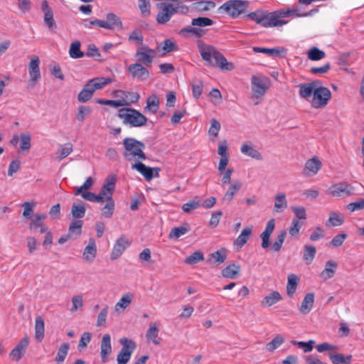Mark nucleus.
I'll list each match as a JSON object with an SVG mask.
<instances>
[{
    "instance_id": "f257e3e1",
    "label": "nucleus",
    "mask_w": 364,
    "mask_h": 364,
    "mask_svg": "<svg viewBox=\"0 0 364 364\" xmlns=\"http://www.w3.org/2000/svg\"><path fill=\"white\" fill-rule=\"evenodd\" d=\"M198 49L205 64L210 67H218L221 70H232L234 65L228 62L226 58L213 46L198 45Z\"/></svg>"
},
{
    "instance_id": "f03ea898",
    "label": "nucleus",
    "mask_w": 364,
    "mask_h": 364,
    "mask_svg": "<svg viewBox=\"0 0 364 364\" xmlns=\"http://www.w3.org/2000/svg\"><path fill=\"white\" fill-rule=\"evenodd\" d=\"M123 145L125 150L123 156L127 160L131 161L134 159L145 160L146 159L144 152L145 144L143 142L134 138L127 137L123 140Z\"/></svg>"
},
{
    "instance_id": "7ed1b4c3",
    "label": "nucleus",
    "mask_w": 364,
    "mask_h": 364,
    "mask_svg": "<svg viewBox=\"0 0 364 364\" xmlns=\"http://www.w3.org/2000/svg\"><path fill=\"white\" fill-rule=\"evenodd\" d=\"M110 82L111 80L105 77H96L90 80L78 94L77 100L82 103L87 102L92 97L96 90L103 88Z\"/></svg>"
},
{
    "instance_id": "20e7f679",
    "label": "nucleus",
    "mask_w": 364,
    "mask_h": 364,
    "mask_svg": "<svg viewBox=\"0 0 364 364\" xmlns=\"http://www.w3.org/2000/svg\"><path fill=\"white\" fill-rule=\"evenodd\" d=\"M117 116L122 119L124 124H129L134 127H142L147 122V118L143 114L133 108H121Z\"/></svg>"
},
{
    "instance_id": "39448f33",
    "label": "nucleus",
    "mask_w": 364,
    "mask_h": 364,
    "mask_svg": "<svg viewBox=\"0 0 364 364\" xmlns=\"http://www.w3.org/2000/svg\"><path fill=\"white\" fill-rule=\"evenodd\" d=\"M214 21L208 17H198L193 18L191 21V26H187L180 30L179 34L186 36L190 33L192 36L201 38L206 33V30L203 27L213 25Z\"/></svg>"
},
{
    "instance_id": "423d86ee",
    "label": "nucleus",
    "mask_w": 364,
    "mask_h": 364,
    "mask_svg": "<svg viewBox=\"0 0 364 364\" xmlns=\"http://www.w3.org/2000/svg\"><path fill=\"white\" fill-rule=\"evenodd\" d=\"M250 2L245 0H229L222 4L218 11H223L233 18H237L240 14L247 11Z\"/></svg>"
},
{
    "instance_id": "0eeeda50",
    "label": "nucleus",
    "mask_w": 364,
    "mask_h": 364,
    "mask_svg": "<svg viewBox=\"0 0 364 364\" xmlns=\"http://www.w3.org/2000/svg\"><path fill=\"white\" fill-rule=\"evenodd\" d=\"M331 98V92L328 87L321 86L316 87L314 92L311 106L316 109L324 107Z\"/></svg>"
},
{
    "instance_id": "6e6552de",
    "label": "nucleus",
    "mask_w": 364,
    "mask_h": 364,
    "mask_svg": "<svg viewBox=\"0 0 364 364\" xmlns=\"http://www.w3.org/2000/svg\"><path fill=\"white\" fill-rule=\"evenodd\" d=\"M252 98H261L270 87V80L268 77L252 75L251 78Z\"/></svg>"
},
{
    "instance_id": "1a4fd4ad",
    "label": "nucleus",
    "mask_w": 364,
    "mask_h": 364,
    "mask_svg": "<svg viewBox=\"0 0 364 364\" xmlns=\"http://www.w3.org/2000/svg\"><path fill=\"white\" fill-rule=\"evenodd\" d=\"M156 7L159 9V12L156 15V21L159 25L166 24L176 14L174 5L170 3H159L156 4Z\"/></svg>"
},
{
    "instance_id": "9d476101",
    "label": "nucleus",
    "mask_w": 364,
    "mask_h": 364,
    "mask_svg": "<svg viewBox=\"0 0 364 364\" xmlns=\"http://www.w3.org/2000/svg\"><path fill=\"white\" fill-rule=\"evenodd\" d=\"M127 71L132 79L140 82L147 80L150 76L148 69L139 63L129 65L127 68Z\"/></svg>"
},
{
    "instance_id": "9b49d317",
    "label": "nucleus",
    "mask_w": 364,
    "mask_h": 364,
    "mask_svg": "<svg viewBox=\"0 0 364 364\" xmlns=\"http://www.w3.org/2000/svg\"><path fill=\"white\" fill-rule=\"evenodd\" d=\"M156 55V51L147 46H142L135 53V56L137 58V63H144L147 66L151 65Z\"/></svg>"
},
{
    "instance_id": "f8f14e48",
    "label": "nucleus",
    "mask_w": 364,
    "mask_h": 364,
    "mask_svg": "<svg viewBox=\"0 0 364 364\" xmlns=\"http://www.w3.org/2000/svg\"><path fill=\"white\" fill-rule=\"evenodd\" d=\"M28 344L29 338L26 335L9 353L10 359L16 362L19 361L26 353Z\"/></svg>"
},
{
    "instance_id": "ddd939ff",
    "label": "nucleus",
    "mask_w": 364,
    "mask_h": 364,
    "mask_svg": "<svg viewBox=\"0 0 364 364\" xmlns=\"http://www.w3.org/2000/svg\"><path fill=\"white\" fill-rule=\"evenodd\" d=\"M353 188L346 182L338 183L332 186L328 190L331 196L345 197L353 193Z\"/></svg>"
},
{
    "instance_id": "4468645a",
    "label": "nucleus",
    "mask_w": 364,
    "mask_h": 364,
    "mask_svg": "<svg viewBox=\"0 0 364 364\" xmlns=\"http://www.w3.org/2000/svg\"><path fill=\"white\" fill-rule=\"evenodd\" d=\"M258 24L264 26V27H273V26H279L284 25L287 23L286 21L277 19V16L274 14V11L272 13H269L264 11L262 18H260Z\"/></svg>"
},
{
    "instance_id": "2eb2a0df",
    "label": "nucleus",
    "mask_w": 364,
    "mask_h": 364,
    "mask_svg": "<svg viewBox=\"0 0 364 364\" xmlns=\"http://www.w3.org/2000/svg\"><path fill=\"white\" fill-rule=\"evenodd\" d=\"M131 245V242L124 236L120 237L117 240L114 245L112 253L111 259L112 260L119 258L124 251Z\"/></svg>"
},
{
    "instance_id": "dca6fc26",
    "label": "nucleus",
    "mask_w": 364,
    "mask_h": 364,
    "mask_svg": "<svg viewBox=\"0 0 364 364\" xmlns=\"http://www.w3.org/2000/svg\"><path fill=\"white\" fill-rule=\"evenodd\" d=\"M111 336L109 334H105L100 342V356L103 363L109 360V355L112 353Z\"/></svg>"
},
{
    "instance_id": "f3484780",
    "label": "nucleus",
    "mask_w": 364,
    "mask_h": 364,
    "mask_svg": "<svg viewBox=\"0 0 364 364\" xmlns=\"http://www.w3.org/2000/svg\"><path fill=\"white\" fill-rule=\"evenodd\" d=\"M132 168L139 171L147 181H150L154 176H159L158 171L159 168H152L140 161L133 164Z\"/></svg>"
},
{
    "instance_id": "a211bd4d",
    "label": "nucleus",
    "mask_w": 364,
    "mask_h": 364,
    "mask_svg": "<svg viewBox=\"0 0 364 364\" xmlns=\"http://www.w3.org/2000/svg\"><path fill=\"white\" fill-rule=\"evenodd\" d=\"M41 10L44 13L43 20L46 26L49 29L56 28V23L53 18V11L48 6L47 0L43 1L41 4Z\"/></svg>"
},
{
    "instance_id": "6ab92c4d",
    "label": "nucleus",
    "mask_w": 364,
    "mask_h": 364,
    "mask_svg": "<svg viewBox=\"0 0 364 364\" xmlns=\"http://www.w3.org/2000/svg\"><path fill=\"white\" fill-rule=\"evenodd\" d=\"M321 84V81L314 80L309 83H303L299 85V95L301 98L308 100L314 95L316 87Z\"/></svg>"
},
{
    "instance_id": "aec40b11",
    "label": "nucleus",
    "mask_w": 364,
    "mask_h": 364,
    "mask_svg": "<svg viewBox=\"0 0 364 364\" xmlns=\"http://www.w3.org/2000/svg\"><path fill=\"white\" fill-rule=\"evenodd\" d=\"M39 64L40 60L38 57L35 56L31 59L28 65V73L31 77L30 81L33 84V86H34L37 81L41 78Z\"/></svg>"
},
{
    "instance_id": "412c9836",
    "label": "nucleus",
    "mask_w": 364,
    "mask_h": 364,
    "mask_svg": "<svg viewBox=\"0 0 364 364\" xmlns=\"http://www.w3.org/2000/svg\"><path fill=\"white\" fill-rule=\"evenodd\" d=\"M275 228V220H269L265 227L264 230L260 235L262 239L261 246L263 249H267L269 247V240L272 233L273 232Z\"/></svg>"
},
{
    "instance_id": "4be33fe9",
    "label": "nucleus",
    "mask_w": 364,
    "mask_h": 364,
    "mask_svg": "<svg viewBox=\"0 0 364 364\" xmlns=\"http://www.w3.org/2000/svg\"><path fill=\"white\" fill-rule=\"evenodd\" d=\"M321 168V162L318 158L314 157L306 161L303 174L306 176L315 175Z\"/></svg>"
},
{
    "instance_id": "5701e85b",
    "label": "nucleus",
    "mask_w": 364,
    "mask_h": 364,
    "mask_svg": "<svg viewBox=\"0 0 364 364\" xmlns=\"http://www.w3.org/2000/svg\"><path fill=\"white\" fill-rule=\"evenodd\" d=\"M97 255V247L93 238H90L88 245L84 249L82 258L85 261L91 263Z\"/></svg>"
},
{
    "instance_id": "b1692460",
    "label": "nucleus",
    "mask_w": 364,
    "mask_h": 364,
    "mask_svg": "<svg viewBox=\"0 0 364 364\" xmlns=\"http://www.w3.org/2000/svg\"><path fill=\"white\" fill-rule=\"evenodd\" d=\"M226 257V250L225 248H221L220 250L210 254L207 262L219 265L225 261Z\"/></svg>"
},
{
    "instance_id": "393cba45",
    "label": "nucleus",
    "mask_w": 364,
    "mask_h": 364,
    "mask_svg": "<svg viewBox=\"0 0 364 364\" xmlns=\"http://www.w3.org/2000/svg\"><path fill=\"white\" fill-rule=\"evenodd\" d=\"M314 294L312 292L306 294L299 307V311L304 315L309 314L314 306Z\"/></svg>"
},
{
    "instance_id": "a878e982",
    "label": "nucleus",
    "mask_w": 364,
    "mask_h": 364,
    "mask_svg": "<svg viewBox=\"0 0 364 364\" xmlns=\"http://www.w3.org/2000/svg\"><path fill=\"white\" fill-rule=\"evenodd\" d=\"M282 299V295L277 291H274L265 296L261 301V306L263 307H270Z\"/></svg>"
},
{
    "instance_id": "bb28decb",
    "label": "nucleus",
    "mask_w": 364,
    "mask_h": 364,
    "mask_svg": "<svg viewBox=\"0 0 364 364\" xmlns=\"http://www.w3.org/2000/svg\"><path fill=\"white\" fill-rule=\"evenodd\" d=\"M47 215L45 213H36L31 219L29 229L36 232L38 228L44 224Z\"/></svg>"
},
{
    "instance_id": "cd10ccee",
    "label": "nucleus",
    "mask_w": 364,
    "mask_h": 364,
    "mask_svg": "<svg viewBox=\"0 0 364 364\" xmlns=\"http://www.w3.org/2000/svg\"><path fill=\"white\" fill-rule=\"evenodd\" d=\"M240 265L231 264L222 270V275L225 278L235 279L240 276Z\"/></svg>"
},
{
    "instance_id": "c85d7f7f",
    "label": "nucleus",
    "mask_w": 364,
    "mask_h": 364,
    "mask_svg": "<svg viewBox=\"0 0 364 364\" xmlns=\"http://www.w3.org/2000/svg\"><path fill=\"white\" fill-rule=\"evenodd\" d=\"M328 357L333 364H351L352 355H344L342 353H328Z\"/></svg>"
},
{
    "instance_id": "c756f323",
    "label": "nucleus",
    "mask_w": 364,
    "mask_h": 364,
    "mask_svg": "<svg viewBox=\"0 0 364 364\" xmlns=\"http://www.w3.org/2000/svg\"><path fill=\"white\" fill-rule=\"evenodd\" d=\"M159 108V99L156 95H150L146 100V106L144 107V112H149L156 114Z\"/></svg>"
},
{
    "instance_id": "7c9ffc66",
    "label": "nucleus",
    "mask_w": 364,
    "mask_h": 364,
    "mask_svg": "<svg viewBox=\"0 0 364 364\" xmlns=\"http://www.w3.org/2000/svg\"><path fill=\"white\" fill-rule=\"evenodd\" d=\"M252 235V228H245L242 230L240 235L236 238L234 242L235 246L241 248L249 240L250 237Z\"/></svg>"
},
{
    "instance_id": "2f4dec72",
    "label": "nucleus",
    "mask_w": 364,
    "mask_h": 364,
    "mask_svg": "<svg viewBox=\"0 0 364 364\" xmlns=\"http://www.w3.org/2000/svg\"><path fill=\"white\" fill-rule=\"evenodd\" d=\"M253 51L255 53H265L270 56H280L282 54L286 53L287 50L284 48H266L254 47Z\"/></svg>"
},
{
    "instance_id": "473e14b6",
    "label": "nucleus",
    "mask_w": 364,
    "mask_h": 364,
    "mask_svg": "<svg viewBox=\"0 0 364 364\" xmlns=\"http://www.w3.org/2000/svg\"><path fill=\"white\" fill-rule=\"evenodd\" d=\"M119 342L122 346L120 350L122 352L129 353L130 355H132V354L136 348V344L135 341H133L132 339H129L126 337L120 338Z\"/></svg>"
},
{
    "instance_id": "72a5a7b5",
    "label": "nucleus",
    "mask_w": 364,
    "mask_h": 364,
    "mask_svg": "<svg viewBox=\"0 0 364 364\" xmlns=\"http://www.w3.org/2000/svg\"><path fill=\"white\" fill-rule=\"evenodd\" d=\"M132 299V294L127 293L124 294L119 301L115 304L114 310L116 311H124L125 309L131 304Z\"/></svg>"
},
{
    "instance_id": "f704fd0d",
    "label": "nucleus",
    "mask_w": 364,
    "mask_h": 364,
    "mask_svg": "<svg viewBox=\"0 0 364 364\" xmlns=\"http://www.w3.org/2000/svg\"><path fill=\"white\" fill-rule=\"evenodd\" d=\"M86 208L82 200L74 203L71 208V214L75 218H82L85 216Z\"/></svg>"
},
{
    "instance_id": "c9c22d12",
    "label": "nucleus",
    "mask_w": 364,
    "mask_h": 364,
    "mask_svg": "<svg viewBox=\"0 0 364 364\" xmlns=\"http://www.w3.org/2000/svg\"><path fill=\"white\" fill-rule=\"evenodd\" d=\"M241 186V183L238 181L230 185V186L223 196V201L229 203L232 200L235 194L239 191Z\"/></svg>"
},
{
    "instance_id": "e433bc0d",
    "label": "nucleus",
    "mask_w": 364,
    "mask_h": 364,
    "mask_svg": "<svg viewBox=\"0 0 364 364\" xmlns=\"http://www.w3.org/2000/svg\"><path fill=\"white\" fill-rule=\"evenodd\" d=\"M106 204L101 208V215L102 217L106 218H110L114 211V200L112 197L107 198Z\"/></svg>"
},
{
    "instance_id": "4c0bfd02",
    "label": "nucleus",
    "mask_w": 364,
    "mask_h": 364,
    "mask_svg": "<svg viewBox=\"0 0 364 364\" xmlns=\"http://www.w3.org/2000/svg\"><path fill=\"white\" fill-rule=\"evenodd\" d=\"M44 321L41 316H38L35 319V336L41 341L44 338Z\"/></svg>"
},
{
    "instance_id": "58836bf2",
    "label": "nucleus",
    "mask_w": 364,
    "mask_h": 364,
    "mask_svg": "<svg viewBox=\"0 0 364 364\" xmlns=\"http://www.w3.org/2000/svg\"><path fill=\"white\" fill-rule=\"evenodd\" d=\"M105 22L109 26L108 28H105L106 29H114V27H118L119 28H122V23L120 21V18L113 13H109L107 14L106 21Z\"/></svg>"
},
{
    "instance_id": "ea45409f",
    "label": "nucleus",
    "mask_w": 364,
    "mask_h": 364,
    "mask_svg": "<svg viewBox=\"0 0 364 364\" xmlns=\"http://www.w3.org/2000/svg\"><path fill=\"white\" fill-rule=\"evenodd\" d=\"M316 250L313 245H304V250L303 253V260L306 264H310L316 255Z\"/></svg>"
},
{
    "instance_id": "a19ab883",
    "label": "nucleus",
    "mask_w": 364,
    "mask_h": 364,
    "mask_svg": "<svg viewBox=\"0 0 364 364\" xmlns=\"http://www.w3.org/2000/svg\"><path fill=\"white\" fill-rule=\"evenodd\" d=\"M337 263L333 260H328L326 263L324 269L321 272V277L324 279H330L334 276Z\"/></svg>"
},
{
    "instance_id": "79ce46f5",
    "label": "nucleus",
    "mask_w": 364,
    "mask_h": 364,
    "mask_svg": "<svg viewBox=\"0 0 364 364\" xmlns=\"http://www.w3.org/2000/svg\"><path fill=\"white\" fill-rule=\"evenodd\" d=\"M191 230V228L188 224H185L184 225L173 228L171 229L168 237L170 239H178L181 236L186 234L188 232Z\"/></svg>"
},
{
    "instance_id": "37998d69",
    "label": "nucleus",
    "mask_w": 364,
    "mask_h": 364,
    "mask_svg": "<svg viewBox=\"0 0 364 364\" xmlns=\"http://www.w3.org/2000/svg\"><path fill=\"white\" fill-rule=\"evenodd\" d=\"M241 152L243 154L248 156L250 157H252L255 159H257V160L262 159V154L257 150H256L252 146H251L248 144H244L242 145Z\"/></svg>"
},
{
    "instance_id": "c03bdc74",
    "label": "nucleus",
    "mask_w": 364,
    "mask_h": 364,
    "mask_svg": "<svg viewBox=\"0 0 364 364\" xmlns=\"http://www.w3.org/2000/svg\"><path fill=\"white\" fill-rule=\"evenodd\" d=\"M298 282L299 278L296 274H292L288 277L287 293L289 296H292L296 292Z\"/></svg>"
},
{
    "instance_id": "a18cd8bd",
    "label": "nucleus",
    "mask_w": 364,
    "mask_h": 364,
    "mask_svg": "<svg viewBox=\"0 0 364 364\" xmlns=\"http://www.w3.org/2000/svg\"><path fill=\"white\" fill-rule=\"evenodd\" d=\"M80 42L76 41L70 44L69 55L72 58L77 59L85 55L84 52L80 50Z\"/></svg>"
},
{
    "instance_id": "49530a36",
    "label": "nucleus",
    "mask_w": 364,
    "mask_h": 364,
    "mask_svg": "<svg viewBox=\"0 0 364 364\" xmlns=\"http://www.w3.org/2000/svg\"><path fill=\"white\" fill-rule=\"evenodd\" d=\"M194 9L198 12L203 13L215 7V3L213 1H200L193 4Z\"/></svg>"
},
{
    "instance_id": "de8ad7c7",
    "label": "nucleus",
    "mask_w": 364,
    "mask_h": 364,
    "mask_svg": "<svg viewBox=\"0 0 364 364\" xmlns=\"http://www.w3.org/2000/svg\"><path fill=\"white\" fill-rule=\"evenodd\" d=\"M287 207V201L284 193H279L275 197V202L274 206V212L282 211Z\"/></svg>"
},
{
    "instance_id": "09e8293b",
    "label": "nucleus",
    "mask_w": 364,
    "mask_h": 364,
    "mask_svg": "<svg viewBox=\"0 0 364 364\" xmlns=\"http://www.w3.org/2000/svg\"><path fill=\"white\" fill-rule=\"evenodd\" d=\"M116 178L114 176H109L101 189L104 190L108 195V198L112 197L115 188Z\"/></svg>"
},
{
    "instance_id": "8fccbe9b",
    "label": "nucleus",
    "mask_w": 364,
    "mask_h": 364,
    "mask_svg": "<svg viewBox=\"0 0 364 364\" xmlns=\"http://www.w3.org/2000/svg\"><path fill=\"white\" fill-rule=\"evenodd\" d=\"M31 136L28 132L20 135V149L21 151H28L31 146Z\"/></svg>"
},
{
    "instance_id": "3c124183",
    "label": "nucleus",
    "mask_w": 364,
    "mask_h": 364,
    "mask_svg": "<svg viewBox=\"0 0 364 364\" xmlns=\"http://www.w3.org/2000/svg\"><path fill=\"white\" fill-rule=\"evenodd\" d=\"M191 85L193 92V96L194 97V98L198 100L200 97L203 92V82L200 80L196 78L191 81Z\"/></svg>"
},
{
    "instance_id": "603ef678",
    "label": "nucleus",
    "mask_w": 364,
    "mask_h": 364,
    "mask_svg": "<svg viewBox=\"0 0 364 364\" xmlns=\"http://www.w3.org/2000/svg\"><path fill=\"white\" fill-rule=\"evenodd\" d=\"M159 330L156 326V323H151L146 332V338L151 340L155 345H159L160 343V342L156 339L159 335Z\"/></svg>"
},
{
    "instance_id": "864d4df0",
    "label": "nucleus",
    "mask_w": 364,
    "mask_h": 364,
    "mask_svg": "<svg viewBox=\"0 0 364 364\" xmlns=\"http://www.w3.org/2000/svg\"><path fill=\"white\" fill-rule=\"evenodd\" d=\"M325 56V52L318 49L317 47H313L308 51V58L311 60H319L323 59Z\"/></svg>"
},
{
    "instance_id": "5fc2aeb1",
    "label": "nucleus",
    "mask_w": 364,
    "mask_h": 364,
    "mask_svg": "<svg viewBox=\"0 0 364 364\" xmlns=\"http://www.w3.org/2000/svg\"><path fill=\"white\" fill-rule=\"evenodd\" d=\"M284 342V338L281 335H277L270 342H269L266 348L268 351L272 352L279 348Z\"/></svg>"
},
{
    "instance_id": "6e6d98bb",
    "label": "nucleus",
    "mask_w": 364,
    "mask_h": 364,
    "mask_svg": "<svg viewBox=\"0 0 364 364\" xmlns=\"http://www.w3.org/2000/svg\"><path fill=\"white\" fill-rule=\"evenodd\" d=\"M328 223L331 226H340L343 224L344 218L342 214L331 212L328 218Z\"/></svg>"
},
{
    "instance_id": "4d7b16f0",
    "label": "nucleus",
    "mask_w": 364,
    "mask_h": 364,
    "mask_svg": "<svg viewBox=\"0 0 364 364\" xmlns=\"http://www.w3.org/2000/svg\"><path fill=\"white\" fill-rule=\"evenodd\" d=\"M83 223L80 220H73L69 226L68 232L70 235L75 234L80 235L82 233V227Z\"/></svg>"
},
{
    "instance_id": "13d9d810",
    "label": "nucleus",
    "mask_w": 364,
    "mask_h": 364,
    "mask_svg": "<svg viewBox=\"0 0 364 364\" xmlns=\"http://www.w3.org/2000/svg\"><path fill=\"white\" fill-rule=\"evenodd\" d=\"M204 259V256L202 252L196 251L185 259V263L188 264H196Z\"/></svg>"
},
{
    "instance_id": "bf43d9fd",
    "label": "nucleus",
    "mask_w": 364,
    "mask_h": 364,
    "mask_svg": "<svg viewBox=\"0 0 364 364\" xmlns=\"http://www.w3.org/2000/svg\"><path fill=\"white\" fill-rule=\"evenodd\" d=\"M92 112V108L90 106L81 105L78 107L77 113L76 114V119L78 122H82L85 117L89 115Z\"/></svg>"
},
{
    "instance_id": "052dcab7",
    "label": "nucleus",
    "mask_w": 364,
    "mask_h": 364,
    "mask_svg": "<svg viewBox=\"0 0 364 364\" xmlns=\"http://www.w3.org/2000/svg\"><path fill=\"white\" fill-rule=\"evenodd\" d=\"M138 6L142 16L148 17L150 16L151 4L149 0H139Z\"/></svg>"
},
{
    "instance_id": "680f3d73",
    "label": "nucleus",
    "mask_w": 364,
    "mask_h": 364,
    "mask_svg": "<svg viewBox=\"0 0 364 364\" xmlns=\"http://www.w3.org/2000/svg\"><path fill=\"white\" fill-rule=\"evenodd\" d=\"M286 235H287L286 230H282L280 232V233L277 235L275 241L274 242V243L272 245V249L273 250V251H274V252L280 251V250L282 247V245L284 243Z\"/></svg>"
},
{
    "instance_id": "e2e57ef3",
    "label": "nucleus",
    "mask_w": 364,
    "mask_h": 364,
    "mask_svg": "<svg viewBox=\"0 0 364 364\" xmlns=\"http://www.w3.org/2000/svg\"><path fill=\"white\" fill-rule=\"evenodd\" d=\"M69 348L70 345L68 343H64L60 346L58 350L57 355L55 357V360L57 362L64 361L66 355H68Z\"/></svg>"
},
{
    "instance_id": "0e129e2a",
    "label": "nucleus",
    "mask_w": 364,
    "mask_h": 364,
    "mask_svg": "<svg viewBox=\"0 0 364 364\" xmlns=\"http://www.w3.org/2000/svg\"><path fill=\"white\" fill-rule=\"evenodd\" d=\"M161 49L163 50V54L164 55L168 53L177 50L178 46L176 43L171 41L170 39H166L162 43Z\"/></svg>"
},
{
    "instance_id": "69168bd1",
    "label": "nucleus",
    "mask_w": 364,
    "mask_h": 364,
    "mask_svg": "<svg viewBox=\"0 0 364 364\" xmlns=\"http://www.w3.org/2000/svg\"><path fill=\"white\" fill-rule=\"evenodd\" d=\"M291 343L297 346L299 348H302L305 353L310 352L313 349V344L315 343L314 341L310 340L308 342L291 341Z\"/></svg>"
},
{
    "instance_id": "338daca9",
    "label": "nucleus",
    "mask_w": 364,
    "mask_h": 364,
    "mask_svg": "<svg viewBox=\"0 0 364 364\" xmlns=\"http://www.w3.org/2000/svg\"><path fill=\"white\" fill-rule=\"evenodd\" d=\"M73 151V145L70 143H68L64 144L60 148L59 155L58 156V159L61 161L62 159L67 157L70 153Z\"/></svg>"
},
{
    "instance_id": "774afa93",
    "label": "nucleus",
    "mask_w": 364,
    "mask_h": 364,
    "mask_svg": "<svg viewBox=\"0 0 364 364\" xmlns=\"http://www.w3.org/2000/svg\"><path fill=\"white\" fill-rule=\"evenodd\" d=\"M36 205V203L33 202H24L22 204V207H23V216L25 218L29 219L33 214V208Z\"/></svg>"
}]
</instances>
